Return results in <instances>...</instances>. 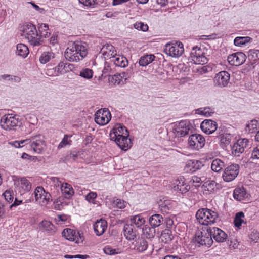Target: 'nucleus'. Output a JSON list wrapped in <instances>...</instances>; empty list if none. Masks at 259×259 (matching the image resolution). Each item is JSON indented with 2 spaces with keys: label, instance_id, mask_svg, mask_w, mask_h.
I'll return each instance as SVG.
<instances>
[{
  "label": "nucleus",
  "instance_id": "1",
  "mask_svg": "<svg viewBox=\"0 0 259 259\" xmlns=\"http://www.w3.org/2000/svg\"><path fill=\"white\" fill-rule=\"evenodd\" d=\"M87 53L85 46L79 42H74L66 49L65 57L70 62H77L82 60Z\"/></svg>",
  "mask_w": 259,
  "mask_h": 259
},
{
  "label": "nucleus",
  "instance_id": "2",
  "mask_svg": "<svg viewBox=\"0 0 259 259\" xmlns=\"http://www.w3.org/2000/svg\"><path fill=\"white\" fill-rule=\"evenodd\" d=\"M21 35L27 39L34 46L41 45L42 37L39 35L35 26L31 23H25L21 27Z\"/></svg>",
  "mask_w": 259,
  "mask_h": 259
},
{
  "label": "nucleus",
  "instance_id": "3",
  "mask_svg": "<svg viewBox=\"0 0 259 259\" xmlns=\"http://www.w3.org/2000/svg\"><path fill=\"white\" fill-rule=\"evenodd\" d=\"M199 223L203 225H211L215 223L218 219V213L208 208L199 209L196 214Z\"/></svg>",
  "mask_w": 259,
  "mask_h": 259
},
{
  "label": "nucleus",
  "instance_id": "4",
  "mask_svg": "<svg viewBox=\"0 0 259 259\" xmlns=\"http://www.w3.org/2000/svg\"><path fill=\"white\" fill-rule=\"evenodd\" d=\"M183 44L181 42L167 44L165 45L164 52L169 56L178 58L184 53Z\"/></svg>",
  "mask_w": 259,
  "mask_h": 259
},
{
  "label": "nucleus",
  "instance_id": "5",
  "mask_svg": "<svg viewBox=\"0 0 259 259\" xmlns=\"http://www.w3.org/2000/svg\"><path fill=\"white\" fill-rule=\"evenodd\" d=\"M29 144L33 151L37 153H41L46 146L44 137L37 135L29 138Z\"/></svg>",
  "mask_w": 259,
  "mask_h": 259
},
{
  "label": "nucleus",
  "instance_id": "6",
  "mask_svg": "<svg viewBox=\"0 0 259 259\" xmlns=\"http://www.w3.org/2000/svg\"><path fill=\"white\" fill-rule=\"evenodd\" d=\"M188 143L191 149L199 150L204 147L205 144V139L201 135L194 134L189 137Z\"/></svg>",
  "mask_w": 259,
  "mask_h": 259
},
{
  "label": "nucleus",
  "instance_id": "7",
  "mask_svg": "<svg viewBox=\"0 0 259 259\" xmlns=\"http://www.w3.org/2000/svg\"><path fill=\"white\" fill-rule=\"evenodd\" d=\"M239 172V166L236 164H231L225 168L222 178L225 182H231L237 177Z\"/></svg>",
  "mask_w": 259,
  "mask_h": 259
},
{
  "label": "nucleus",
  "instance_id": "8",
  "mask_svg": "<svg viewBox=\"0 0 259 259\" xmlns=\"http://www.w3.org/2000/svg\"><path fill=\"white\" fill-rule=\"evenodd\" d=\"M190 57L192 61L196 64L204 65L208 62V59L203 50L197 47L193 48L190 53Z\"/></svg>",
  "mask_w": 259,
  "mask_h": 259
},
{
  "label": "nucleus",
  "instance_id": "9",
  "mask_svg": "<svg viewBox=\"0 0 259 259\" xmlns=\"http://www.w3.org/2000/svg\"><path fill=\"white\" fill-rule=\"evenodd\" d=\"M19 119L12 114L5 115L1 120L2 127L6 130H14L18 125Z\"/></svg>",
  "mask_w": 259,
  "mask_h": 259
},
{
  "label": "nucleus",
  "instance_id": "10",
  "mask_svg": "<svg viewBox=\"0 0 259 259\" xmlns=\"http://www.w3.org/2000/svg\"><path fill=\"white\" fill-rule=\"evenodd\" d=\"M195 241L201 245L210 247L213 243L209 229L198 232L195 237Z\"/></svg>",
  "mask_w": 259,
  "mask_h": 259
},
{
  "label": "nucleus",
  "instance_id": "11",
  "mask_svg": "<svg viewBox=\"0 0 259 259\" xmlns=\"http://www.w3.org/2000/svg\"><path fill=\"white\" fill-rule=\"evenodd\" d=\"M230 78V74L225 71H222L216 74L213 78L214 86L219 88L227 87Z\"/></svg>",
  "mask_w": 259,
  "mask_h": 259
},
{
  "label": "nucleus",
  "instance_id": "12",
  "mask_svg": "<svg viewBox=\"0 0 259 259\" xmlns=\"http://www.w3.org/2000/svg\"><path fill=\"white\" fill-rule=\"evenodd\" d=\"M111 115L107 109L99 110L95 114V121L100 125H104L110 120Z\"/></svg>",
  "mask_w": 259,
  "mask_h": 259
},
{
  "label": "nucleus",
  "instance_id": "13",
  "mask_svg": "<svg viewBox=\"0 0 259 259\" xmlns=\"http://www.w3.org/2000/svg\"><path fill=\"white\" fill-rule=\"evenodd\" d=\"M62 234V236L66 239L75 241L77 244L82 243L84 240V237L82 235L71 229H65Z\"/></svg>",
  "mask_w": 259,
  "mask_h": 259
},
{
  "label": "nucleus",
  "instance_id": "14",
  "mask_svg": "<svg viewBox=\"0 0 259 259\" xmlns=\"http://www.w3.org/2000/svg\"><path fill=\"white\" fill-rule=\"evenodd\" d=\"M248 146L249 141L248 139H240L234 144L232 148V153L236 156H239Z\"/></svg>",
  "mask_w": 259,
  "mask_h": 259
},
{
  "label": "nucleus",
  "instance_id": "15",
  "mask_svg": "<svg viewBox=\"0 0 259 259\" xmlns=\"http://www.w3.org/2000/svg\"><path fill=\"white\" fill-rule=\"evenodd\" d=\"M190 130V124L187 120H182L176 123L174 132L176 136L182 137L187 135Z\"/></svg>",
  "mask_w": 259,
  "mask_h": 259
},
{
  "label": "nucleus",
  "instance_id": "16",
  "mask_svg": "<svg viewBox=\"0 0 259 259\" xmlns=\"http://www.w3.org/2000/svg\"><path fill=\"white\" fill-rule=\"evenodd\" d=\"M34 195L35 200L41 205H46L49 202L51 195L46 192L44 189L42 187H37L34 191Z\"/></svg>",
  "mask_w": 259,
  "mask_h": 259
},
{
  "label": "nucleus",
  "instance_id": "17",
  "mask_svg": "<svg viewBox=\"0 0 259 259\" xmlns=\"http://www.w3.org/2000/svg\"><path fill=\"white\" fill-rule=\"evenodd\" d=\"M125 133V135L119 137L116 140H112L115 141L117 145L122 150L126 151L132 147V143L130 139L128 138L129 136L128 132Z\"/></svg>",
  "mask_w": 259,
  "mask_h": 259
},
{
  "label": "nucleus",
  "instance_id": "18",
  "mask_svg": "<svg viewBox=\"0 0 259 259\" xmlns=\"http://www.w3.org/2000/svg\"><path fill=\"white\" fill-rule=\"evenodd\" d=\"M201 130L207 134H210L214 132L218 127L216 122L210 120L205 119L201 124Z\"/></svg>",
  "mask_w": 259,
  "mask_h": 259
},
{
  "label": "nucleus",
  "instance_id": "19",
  "mask_svg": "<svg viewBox=\"0 0 259 259\" xmlns=\"http://www.w3.org/2000/svg\"><path fill=\"white\" fill-rule=\"evenodd\" d=\"M245 57L243 53H234L228 57V61L231 65L238 66L245 61Z\"/></svg>",
  "mask_w": 259,
  "mask_h": 259
},
{
  "label": "nucleus",
  "instance_id": "20",
  "mask_svg": "<svg viewBox=\"0 0 259 259\" xmlns=\"http://www.w3.org/2000/svg\"><path fill=\"white\" fill-rule=\"evenodd\" d=\"M211 237L218 242H223L226 240L227 237V234L218 228L213 227L209 229Z\"/></svg>",
  "mask_w": 259,
  "mask_h": 259
},
{
  "label": "nucleus",
  "instance_id": "21",
  "mask_svg": "<svg viewBox=\"0 0 259 259\" xmlns=\"http://www.w3.org/2000/svg\"><path fill=\"white\" fill-rule=\"evenodd\" d=\"M126 132H128V131L125 126L121 124H116L110 134V139L116 140L119 137L123 136L125 135Z\"/></svg>",
  "mask_w": 259,
  "mask_h": 259
},
{
  "label": "nucleus",
  "instance_id": "22",
  "mask_svg": "<svg viewBox=\"0 0 259 259\" xmlns=\"http://www.w3.org/2000/svg\"><path fill=\"white\" fill-rule=\"evenodd\" d=\"M116 52L114 47L108 44L104 45L100 51V53L106 59H111L114 55H116Z\"/></svg>",
  "mask_w": 259,
  "mask_h": 259
},
{
  "label": "nucleus",
  "instance_id": "23",
  "mask_svg": "<svg viewBox=\"0 0 259 259\" xmlns=\"http://www.w3.org/2000/svg\"><path fill=\"white\" fill-rule=\"evenodd\" d=\"M107 227V222L103 219L97 221L94 225V229L95 233L98 236L103 234Z\"/></svg>",
  "mask_w": 259,
  "mask_h": 259
},
{
  "label": "nucleus",
  "instance_id": "24",
  "mask_svg": "<svg viewBox=\"0 0 259 259\" xmlns=\"http://www.w3.org/2000/svg\"><path fill=\"white\" fill-rule=\"evenodd\" d=\"M39 228L42 231L50 234H53L56 232L54 225L51 222L47 220H44L39 223Z\"/></svg>",
  "mask_w": 259,
  "mask_h": 259
},
{
  "label": "nucleus",
  "instance_id": "25",
  "mask_svg": "<svg viewBox=\"0 0 259 259\" xmlns=\"http://www.w3.org/2000/svg\"><path fill=\"white\" fill-rule=\"evenodd\" d=\"M176 185L177 189H178L182 193H186L190 189V186L185 182L184 178L183 177H180L176 180ZM175 187H176V186Z\"/></svg>",
  "mask_w": 259,
  "mask_h": 259
},
{
  "label": "nucleus",
  "instance_id": "26",
  "mask_svg": "<svg viewBox=\"0 0 259 259\" xmlns=\"http://www.w3.org/2000/svg\"><path fill=\"white\" fill-rule=\"evenodd\" d=\"M111 61L113 62L114 64L118 67H125L127 64V59L122 56L114 55V56L111 59Z\"/></svg>",
  "mask_w": 259,
  "mask_h": 259
},
{
  "label": "nucleus",
  "instance_id": "27",
  "mask_svg": "<svg viewBox=\"0 0 259 259\" xmlns=\"http://www.w3.org/2000/svg\"><path fill=\"white\" fill-rule=\"evenodd\" d=\"M123 230L124 235L127 239L132 240L135 239L136 234L135 232L133 231V227L132 225H125Z\"/></svg>",
  "mask_w": 259,
  "mask_h": 259
},
{
  "label": "nucleus",
  "instance_id": "28",
  "mask_svg": "<svg viewBox=\"0 0 259 259\" xmlns=\"http://www.w3.org/2000/svg\"><path fill=\"white\" fill-rule=\"evenodd\" d=\"M29 49L27 46L24 44H18L16 47V53L23 58H25L29 54Z\"/></svg>",
  "mask_w": 259,
  "mask_h": 259
},
{
  "label": "nucleus",
  "instance_id": "29",
  "mask_svg": "<svg viewBox=\"0 0 259 259\" xmlns=\"http://www.w3.org/2000/svg\"><path fill=\"white\" fill-rule=\"evenodd\" d=\"M61 189L66 198H70L74 194V190L72 187L68 183L62 184Z\"/></svg>",
  "mask_w": 259,
  "mask_h": 259
},
{
  "label": "nucleus",
  "instance_id": "30",
  "mask_svg": "<svg viewBox=\"0 0 259 259\" xmlns=\"http://www.w3.org/2000/svg\"><path fill=\"white\" fill-rule=\"evenodd\" d=\"M206 180V176L205 175V173L204 172L203 175L201 176H192L190 183L193 184V185L196 187H199L201 185L202 182H204Z\"/></svg>",
  "mask_w": 259,
  "mask_h": 259
},
{
  "label": "nucleus",
  "instance_id": "31",
  "mask_svg": "<svg viewBox=\"0 0 259 259\" xmlns=\"http://www.w3.org/2000/svg\"><path fill=\"white\" fill-rule=\"evenodd\" d=\"M16 181L18 184L25 191H29L31 189V183L25 178H18Z\"/></svg>",
  "mask_w": 259,
  "mask_h": 259
},
{
  "label": "nucleus",
  "instance_id": "32",
  "mask_svg": "<svg viewBox=\"0 0 259 259\" xmlns=\"http://www.w3.org/2000/svg\"><path fill=\"white\" fill-rule=\"evenodd\" d=\"M234 198L238 200H243L246 196V192L243 187L236 188L233 193Z\"/></svg>",
  "mask_w": 259,
  "mask_h": 259
},
{
  "label": "nucleus",
  "instance_id": "33",
  "mask_svg": "<svg viewBox=\"0 0 259 259\" xmlns=\"http://www.w3.org/2000/svg\"><path fill=\"white\" fill-rule=\"evenodd\" d=\"M162 221V217L158 214H154L149 219L150 224L154 228L159 226Z\"/></svg>",
  "mask_w": 259,
  "mask_h": 259
},
{
  "label": "nucleus",
  "instance_id": "34",
  "mask_svg": "<svg viewBox=\"0 0 259 259\" xmlns=\"http://www.w3.org/2000/svg\"><path fill=\"white\" fill-rule=\"evenodd\" d=\"M216 186V183L214 181L208 180L206 182H204L202 186L203 191H207L208 193H210L212 192Z\"/></svg>",
  "mask_w": 259,
  "mask_h": 259
},
{
  "label": "nucleus",
  "instance_id": "35",
  "mask_svg": "<svg viewBox=\"0 0 259 259\" xmlns=\"http://www.w3.org/2000/svg\"><path fill=\"white\" fill-rule=\"evenodd\" d=\"M155 59L153 55H146L142 56L139 60V64L142 66H146L151 63Z\"/></svg>",
  "mask_w": 259,
  "mask_h": 259
},
{
  "label": "nucleus",
  "instance_id": "36",
  "mask_svg": "<svg viewBox=\"0 0 259 259\" xmlns=\"http://www.w3.org/2000/svg\"><path fill=\"white\" fill-rule=\"evenodd\" d=\"M148 242L144 239L138 240L136 244L135 248L138 252H143L148 247Z\"/></svg>",
  "mask_w": 259,
  "mask_h": 259
},
{
  "label": "nucleus",
  "instance_id": "37",
  "mask_svg": "<svg viewBox=\"0 0 259 259\" xmlns=\"http://www.w3.org/2000/svg\"><path fill=\"white\" fill-rule=\"evenodd\" d=\"M172 238L173 237L171 232L169 230L163 231L160 237L161 241L164 243H169L172 240Z\"/></svg>",
  "mask_w": 259,
  "mask_h": 259
},
{
  "label": "nucleus",
  "instance_id": "38",
  "mask_svg": "<svg viewBox=\"0 0 259 259\" xmlns=\"http://www.w3.org/2000/svg\"><path fill=\"white\" fill-rule=\"evenodd\" d=\"M143 235L147 238H153L155 236V230L154 227L150 228L148 226H145L142 228Z\"/></svg>",
  "mask_w": 259,
  "mask_h": 259
},
{
  "label": "nucleus",
  "instance_id": "39",
  "mask_svg": "<svg viewBox=\"0 0 259 259\" xmlns=\"http://www.w3.org/2000/svg\"><path fill=\"white\" fill-rule=\"evenodd\" d=\"M224 166V163L219 159L213 160L211 163V169L215 172L220 171Z\"/></svg>",
  "mask_w": 259,
  "mask_h": 259
},
{
  "label": "nucleus",
  "instance_id": "40",
  "mask_svg": "<svg viewBox=\"0 0 259 259\" xmlns=\"http://www.w3.org/2000/svg\"><path fill=\"white\" fill-rule=\"evenodd\" d=\"M54 58V54L51 52H44L39 57V61L42 64H46L51 59Z\"/></svg>",
  "mask_w": 259,
  "mask_h": 259
},
{
  "label": "nucleus",
  "instance_id": "41",
  "mask_svg": "<svg viewBox=\"0 0 259 259\" xmlns=\"http://www.w3.org/2000/svg\"><path fill=\"white\" fill-rule=\"evenodd\" d=\"M145 220L140 215H136L131 219V223L135 224L138 228L140 227L145 223Z\"/></svg>",
  "mask_w": 259,
  "mask_h": 259
},
{
  "label": "nucleus",
  "instance_id": "42",
  "mask_svg": "<svg viewBox=\"0 0 259 259\" xmlns=\"http://www.w3.org/2000/svg\"><path fill=\"white\" fill-rule=\"evenodd\" d=\"M258 126V121L256 120H252L248 123L245 127L246 131L252 133L256 131Z\"/></svg>",
  "mask_w": 259,
  "mask_h": 259
},
{
  "label": "nucleus",
  "instance_id": "43",
  "mask_svg": "<svg viewBox=\"0 0 259 259\" xmlns=\"http://www.w3.org/2000/svg\"><path fill=\"white\" fill-rule=\"evenodd\" d=\"M196 113L208 117L210 116L212 114H213L214 110L209 107L201 108L197 110Z\"/></svg>",
  "mask_w": 259,
  "mask_h": 259
},
{
  "label": "nucleus",
  "instance_id": "44",
  "mask_svg": "<svg viewBox=\"0 0 259 259\" xmlns=\"http://www.w3.org/2000/svg\"><path fill=\"white\" fill-rule=\"evenodd\" d=\"M93 71L89 68H83L79 72V75L87 79H91L93 76Z\"/></svg>",
  "mask_w": 259,
  "mask_h": 259
},
{
  "label": "nucleus",
  "instance_id": "45",
  "mask_svg": "<svg viewBox=\"0 0 259 259\" xmlns=\"http://www.w3.org/2000/svg\"><path fill=\"white\" fill-rule=\"evenodd\" d=\"M244 218V214L242 212H239L236 213L235 219L234 224L236 227L239 228L244 222L243 219Z\"/></svg>",
  "mask_w": 259,
  "mask_h": 259
},
{
  "label": "nucleus",
  "instance_id": "46",
  "mask_svg": "<svg viewBox=\"0 0 259 259\" xmlns=\"http://www.w3.org/2000/svg\"><path fill=\"white\" fill-rule=\"evenodd\" d=\"M250 37H237L234 40V45L237 46H241L249 42Z\"/></svg>",
  "mask_w": 259,
  "mask_h": 259
},
{
  "label": "nucleus",
  "instance_id": "47",
  "mask_svg": "<svg viewBox=\"0 0 259 259\" xmlns=\"http://www.w3.org/2000/svg\"><path fill=\"white\" fill-rule=\"evenodd\" d=\"M219 138L221 143L224 145H228L231 140V136L229 134H222Z\"/></svg>",
  "mask_w": 259,
  "mask_h": 259
},
{
  "label": "nucleus",
  "instance_id": "48",
  "mask_svg": "<svg viewBox=\"0 0 259 259\" xmlns=\"http://www.w3.org/2000/svg\"><path fill=\"white\" fill-rule=\"evenodd\" d=\"M123 76L121 74H116L109 78V80L113 84H119L122 80Z\"/></svg>",
  "mask_w": 259,
  "mask_h": 259
},
{
  "label": "nucleus",
  "instance_id": "49",
  "mask_svg": "<svg viewBox=\"0 0 259 259\" xmlns=\"http://www.w3.org/2000/svg\"><path fill=\"white\" fill-rule=\"evenodd\" d=\"M134 27L135 29L142 30L144 32L147 31L148 30V26L146 24H144L141 22H137L134 24Z\"/></svg>",
  "mask_w": 259,
  "mask_h": 259
},
{
  "label": "nucleus",
  "instance_id": "50",
  "mask_svg": "<svg viewBox=\"0 0 259 259\" xmlns=\"http://www.w3.org/2000/svg\"><path fill=\"white\" fill-rule=\"evenodd\" d=\"M71 141L69 139V136L65 135L58 146V149H61L67 145H70Z\"/></svg>",
  "mask_w": 259,
  "mask_h": 259
},
{
  "label": "nucleus",
  "instance_id": "51",
  "mask_svg": "<svg viewBox=\"0 0 259 259\" xmlns=\"http://www.w3.org/2000/svg\"><path fill=\"white\" fill-rule=\"evenodd\" d=\"M249 239L254 243H257L259 241V232L253 230L249 235Z\"/></svg>",
  "mask_w": 259,
  "mask_h": 259
},
{
  "label": "nucleus",
  "instance_id": "52",
  "mask_svg": "<svg viewBox=\"0 0 259 259\" xmlns=\"http://www.w3.org/2000/svg\"><path fill=\"white\" fill-rule=\"evenodd\" d=\"M104 252L105 254L108 255L116 254L119 252L118 249H113L111 247L109 246L105 247V248H104Z\"/></svg>",
  "mask_w": 259,
  "mask_h": 259
},
{
  "label": "nucleus",
  "instance_id": "53",
  "mask_svg": "<svg viewBox=\"0 0 259 259\" xmlns=\"http://www.w3.org/2000/svg\"><path fill=\"white\" fill-rule=\"evenodd\" d=\"M5 200L8 202L11 203L13 200V192L11 190H6L3 194Z\"/></svg>",
  "mask_w": 259,
  "mask_h": 259
},
{
  "label": "nucleus",
  "instance_id": "54",
  "mask_svg": "<svg viewBox=\"0 0 259 259\" xmlns=\"http://www.w3.org/2000/svg\"><path fill=\"white\" fill-rule=\"evenodd\" d=\"M64 68V63L60 62L58 65L55 68V75H58L59 74H64L63 71Z\"/></svg>",
  "mask_w": 259,
  "mask_h": 259
},
{
  "label": "nucleus",
  "instance_id": "55",
  "mask_svg": "<svg viewBox=\"0 0 259 259\" xmlns=\"http://www.w3.org/2000/svg\"><path fill=\"white\" fill-rule=\"evenodd\" d=\"M191 162L193 168L194 169V170H198L204 166L202 162L199 160H194L191 161Z\"/></svg>",
  "mask_w": 259,
  "mask_h": 259
},
{
  "label": "nucleus",
  "instance_id": "56",
  "mask_svg": "<svg viewBox=\"0 0 259 259\" xmlns=\"http://www.w3.org/2000/svg\"><path fill=\"white\" fill-rule=\"evenodd\" d=\"M251 158L252 159H259V145L253 149L251 153Z\"/></svg>",
  "mask_w": 259,
  "mask_h": 259
},
{
  "label": "nucleus",
  "instance_id": "57",
  "mask_svg": "<svg viewBox=\"0 0 259 259\" xmlns=\"http://www.w3.org/2000/svg\"><path fill=\"white\" fill-rule=\"evenodd\" d=\"M89 257V255H65L64 258L72 259V258H78V259H87Z\"/></svg>",
  "mask_w": 259,
  "mask_h": 259
},
{
  "label": "nucleus",
  "instance_id": "58",
  "mask_svg": "<svg viewBox=\"0 0 259 259\" xmlns=\"http://www.w3.org/2000/svg\"><path fill=\"white\" fill-rule=\"evenodd\" d=\"M114 204L116 205V207L119 208H123L125 206L126 202L123 200L120 199H117L114 201Z\"/></svg>",
  "mask_w": 259,
  "mask_h": 259
},
{
  "label": "nucleus",
  "instance_id": "59",
  "mask_svg": "<svg viewBox=\"0 0 259 259\" xmlns=\"http://www.w3.org/2000/svg\"><path fill=\"white\" fill-rule=\"evenodd\" d=\"M79 2L85 6L90 7L95 4V0H79Z\"/></svg>",
  "mask_w": 259,
  "mask_h": 259
},
{
  "label": "nucleus",
  "instance_id": "60",
  "mask_svg": "<svg viewBox=\"0 0 259 259\" xmlns=\"http://www.w3.org/2000/svg\"><path fill=\"white\" fill-rule=\"evenodd\" d=\"M97 197V194L95 192H90L85 197L86 200L91 202Z\"/></svg>",
  "mask_w": 259,
  "mask_h": 259
},
{
  "label": "nucleus",
  "instance_id": "61",
  "mask_svg": "<svg viewBox=\"0 0 259 259\" xmlns=\"http://www.w3.org/2000/svg\"><path fill=\"white\" fill-rule=\"evenodd\" d=\"M211 68L210 67H208L207 66H204L200 68V69H198V71L200 72V73L202 74L208 72L209 70Z\"/></svg>",
  "mask_w": 259,
  "mask_h": 259
},
{
  "label": "nucleus",
  "instance_id": "62",
  "mask_svg": "<svg viewBox=\"0 0 259 259\" xmlns=\"http://www.w3.org/2000/svg\"><path fill=\"white\" fill-rule=\"evenodd\" d=\"M64 68H63V71H64V73L71 70V67L72 66L71 64L64 63Z\"/></svg>",
  "mask_w": 259,
  "mask_h": 259
},
{
  "label": "nucleus",
  "instance_id": "63",
  "mask_svg": "<svg viewBox=\"0 0 259 259\" xmlns=\"http://www.w3.org/2000/svg\"><path fill=\"white\" fill-rule=\"evenodd\" d=\"M21 157L24 159H28L30 160H33L36 158V157L30 156L26 153H23L21 156Z\"/></svg>",
  "mask_w": 259,
  "mask_h": 259
},
{
  "label": "nucleus",
  "instance_id": "64",
  "mask_svg": "<svg viewBox=\"0 0 259 259\" xmlns=\"http://www.w3.org/2000/svg\"><path fill=\"white\" fill-rule=\"evenodd\" d=\"M163 259H181L178 255H168L165 256Z\"/></svg>",
  "mask_w": 259,
  "mask_h": 259
}]
</instances>
